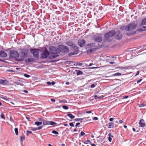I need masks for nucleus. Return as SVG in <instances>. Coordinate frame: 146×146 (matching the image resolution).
Returning a JSON list of instances; mask_svg holds the SVG:
<instances>
[{
    "mask_svg": "<svg viewBox=\"0 0 146 146\" xmlns=\"http://www.w3.org/2000/svg\"><path fill=\"white\" fill-rule=\"evenodd\" d=\"M65 44L67 45L70 46L71 47L73 48V52H71L68 54V55L70 56L72 55H74L77 54L79 52V48L78 47L76 46V45L73 42L70 40L68 41L65 42Z\"/></svg>",
    "mask_w": 146,
    "mask_h": 146,
    "instance_id": "obj_1",
    "label": "nucleus"
},
{
    "mask_svg": "<svg viewBox=\"0 0 146 146\" xmlns=\"http://www.w3.org/2000/svg\"><path fill=\"white\" fill-rule=\"evenodd\" d=\"M137 24L135 23L129 24L125 27V30L129 32L128 35H134L135 34V32L133 31L137 27Z\"/></svg>",
    "mask_w": 146,
    "mask_h": 146,
    "instance_id": "obj_2",
    "label": "nucleus"
},
{
    "mask_svg": "<svg viewBox=\"0 0 146 146\" xmlns=\"http://www.w3.org/2000/svg\"><path fill=\"white\" fill-rule=\"evenodd\" d=\"M116 32L114 30H111L105 34L104 40L105 41L110 42L113 38V36L115 34Z\"/></svg>",
    "mask_w": 146,
    "mask_h": 146,
    "instance_id": "obj_3",
    "label": "nucleus"
},
{
    "mask_svg": "<svg viewBox=\"0 0 146 146\" xmlns=\"http://www.w3.org/2000/svg\"><path fill=\"white\" fill-rule=\"evenodd\" d=\"M58 46L60 51L59 53L60 52L63 53H68L69 52V48L67 46L61 44L58 45Z\"/></svg>",
    "mask_w": 146,
    "mask_h": 146,
    "instance_id": "obj_4",
    "label": "nucleus"
},
{
    "mask_svg": "<svg viewBox=\"0 0 146 146\" xmlns=\"http://www.w3.org/2000/svg\"><path fill=\"white\" fill-rule=\"evenodd\" d=\"M86 47L87 49L90 48L87 51L88 53H91L92 51L96 50V48H95V45L94 44H87Z\"/></svg>",
    "mask_w": 146,
    "mask_h": 146,
    "instance_id": "obj_5",
    "label": "nucleus"
},
{
    "mask_svg": "<svg viewBox=\"0 0 146 146\" xmlns=\"http://www.w3.org/2000/svg\"><path fill=\"white\" fill-rule=\"evenodd\" d=\"M30 51L33 54L34 57L36 58H38L39 56L40 50L30 48Z\"/></svg>",
    "mask_w": 146,
    "mask_h": 146,
    "instance_id": "obj_6",
    "label": "nucleus"
},
{
    "mask_svg": "<svg viewBox=\"0 0 146 146\" xmlns=\"http://www.w3.org/2000/svg\"><path fill=\"white\" fill-rule=\"evenodd\" d=\"M9 57L10 58H17L19 56V54L15 50H10L9 51Z\"/></svg>",
    "mask_w": 146,
    "mask_h": 146,
    "instance_id": "obj_7",
    "label": "nucleus"
},
{
    "mask_svg": "<svg viewBox=\"0 0 146 146\" xmlns=\"http://www.w3.org/2000/svg\"><path fill=\"white\" fill-rule=\"evenodd\" d=\"M49 50L50 52L52 53L53 54L59 53V50L58 48H56L53 46H51L49 47Z\"/></svg>",
    "mask_w": 146,
    "mask_h": 146,
    "instance_id": "obj_8",
    "label": "nucleus"
},
{
    "mask_svg": "<svg viewBox=\"0 0 146 146\" xmlns=\"http://www.w3.org/2000/svg\"><path fill=\"white\" fill-rule=\"evenodd\" d=\"M29 50L27 49H23L21 52L20 57L23 59H24L27 57V54Z\"/></svg>",
    "mask_w": 146,
    "mask_h": 146,
    "instance_id": "obj_9",
    "label": "nucleus"
},
{
    "mask_svg": "<svg viewBox=\"0 0 146 146\" xmlns=\"http://www.w3.org/2000/svg\"><path fill=\"white\" fill-rule=\"evenodd\" d=\"M49 55V52L48 50L45 49L44 50L41 54V58L42 59L46 58Z\"/></svg>",
    "mask_w": 146,
    "mask_h": 146,
    "instance_id": "obj_10",
    "label": "nucleus"
},
{
    "mask_svg": "<svg viewBox=\"0 0 146 146\" xmlns=\"http://www.w3.org/2000/svg\"><path fill=\"white\" fill-rule=\"evenodd\" d=\"M86 41L85 40L82 39H80L78 42V44L79 46L82 47L84 46L85 44Z\"/></svg>",
    "mask_w": 146,
    "mask_h": 146,
    "instance_id": "obj_11",
    "label": "nucleus"
},
{
    "mask_svg": "<svg viewBox=\"0 0 146 146\" xmlns=\"http://www.w3.org/2000/svg\"><path fill=\"white\" fill-rule=\"evenodd\" d=\"M116 35L115 36V38L117 39H121L122 37V34L120 33L119 31H117V32Z\"/></svg>",
    "mask_w": 146,
    "mask_h": 146,
    "instance_id": "obj_12",
    "label": "nucleus"
},
{
    "mask_svg": "<svg viewBox=\"0 0 146 146\" xmlns=\"http://www.w3.org/2000/svg\"><path fill=\"white\" fill-rule=\"evenodd\" d=\"M7 56V54L4 51L1 50L0 51V57L2 58H5Z\"/></svg>",
    "mask_w": 146,
    "mask_h": 146,
    "instance_id": "obj_13",
    "label": "nucleus"
},
{
    "mask_svg": "<svg viewBox=\"0 0 146 146\" xmlns=\"http://www.w3.org/2000/svg\"><path fill=\"white\" fill-rule=\"evenodd\" d=\"M139 124L141 127H144L145 126V121L143 119H141L139 121Z\"/></svg>",
    "mask_w": 146,
    "mask_h": 146,
    "instance_id": "obj_14",
    "label": "nucleus"
},
{
    "mask_svg": "<svg viewBox=\"0 0 146 146\" xmlns=\"http://www.w3.org/2000/svg\"><path fill=\"white\" fill-rule=\"evenodd\" d=\"M95 41L97 42H100L102 40V38L101 36H98L94 38Z\"/></svg>",
    "mask_w": 146,
    "mask_h": 146,
    "instance_id": "obj_15",
    "label": "nucleus"
},
{
    "mask_svg": "<svg viewBox=\"0 0 146 146\" xmlns=\"http://www.w3.org/2000/svg\"><path fill=\"white\" fill-rule=\"evenodd\" d=\"M0 80L1 81V84H2L4 85H7L9 84L8 81L6 80L1 79Z\"/></svg>",
    "mask_w": 146,
    "mask_h": 146,
    "instance_id": "obj_16",
    "label": "nucleus"
},
{
    "mask_svg": "<svg viewBox=\"0 0 146 146\" xmlns=\"http://www.w3.org/2000/svg\"><path fill=\"white\" fill-rule=\"evenodd\" d=\"M114 125V123L112 122L109 123L108 124V127L109 128H113Z\"/></svg>",
    "mask_w": 146,
    "mask_h": 146,
    "instance_id": "obj_17",
    "label": "nucleus"
},
{
    "mask_svg": "<svg viewBox=\"0 0 146 146\" xmlns=\"http://www.w3.org/2000/svg\"><path fill=\"white\" fill-rule=\"evenodd\" d=\"M34 61V60L33 58H28L25 60V61L26 62H32Z\"/></svg>",
    "mask_w": 146,
    "mask_h": 146,
    "instance_id": "obj_18",
    "label": "nucleus"
},
{
    "mask_svg": "<svg viewBox=\"0 0 146 146\" xmlns=\"http://www.w3.org/2000/svg\"><path fill=\"white\" fill-rule=\"evenodd\" d=\"M139 31H146V26H143L141 27L139 29Z\"/></svg>",
    "mask_w": 146,
    "mask_h": 146,
    "instance_id": "obj_19",
    "label": "nucleus"
},
{
    "mask_svg": "<svg viewBox=\"0 0 146 146\" xmlns=\"http://www.w3.org/2000/svg\"><path fill=\"white\" fill-rule=\"evenodd\" d=\"M146 25V17L143 19L141 24V25Z\"/></svg>",
    "mask_w": 146,
    "mask_h": 146,
    "instance_id": "obj_20",
    "label": "nucleus"
},
{
    "mask_svg": "<svg viewBox=\"0 0 146 146\" xmlns=\"http://www.w3.org/2000/svg\"><path fill=\"white\" fill-rule=\"evenodd\" d=\"M42 123L44 125H47L49 124V121H46L44 120H42Z\"/></svg>",
    "mask_w": 146,
    "mask_h": 146,
    "instance_id": "obj_21",
    "label": "nucleus"
},
{
    "mask_svg": "<svg viewBox=\"0 0 146 146\" xmlns=\"http://www.w3.org/2000/svg\"><path fill=\"white\" fill-rule=\"evenodd\" d=\"M67 116L71 119H73L75 117V116L73 115L72 114L68 113L67 114Z\"/></svg>",
    "mask_w": 146,
    "mask_h": 146,
    "instance_id": "obj_22",
    "label": "nucleus"
},
{
    "mask_svg": "<svg viewBox=\"0 0 146 146\" xmlns=\"http://www.w3.org/2000/svg\"><path fill=\"white\" fill-rule=\"evenodd\" d=\"M56 124V123L53 121H49V124L50 125L55 126Z\"/></svg>",
    "mask_w": 146,
    "mask_h": 146,
    "instance_id": "obj_23",
    "label": "nucleus"
},
{
    "mask_svg": "<svg viewBox=\"0 0 146 146\" xmlns=\"http://www.w3.org/2000/svg\"><path fill=\"white\" fill-rule=\"evenodd\" d=\"M83 72L80 70H77V71L76 74L77 75L82 74H83Z\"/></svg>",
    "mask_w": 146,
    "mask_h": 146,
    "instance_id": "obj_24",
    "label": "nucleus"
},
{
    "mask_svg": "<svg viewBox=\"0 0 146 146\" xmlns=\"http://www.w3.org/2000/svg\"><path fill=\"white\" fill-rule=\"evenodd\" d=\"M42 122H41L36 121L35 122V124L37 125V126H38L42 124Z\"/></svg>",
    "mask_w": 146,
    "mask_h": 146,
    "instance_id": "obj_25",
    "label": "nucleus"
},
{
    "mask_svg": "<svg viewBox=\"0 0 146 146\" xmlns=\"http://www.w3.org/2000/svg\"><path fill=\"white\" fill-rule=\"evenodd\" d=\"M14 130L15 133V135H17L18 134V129L17 128H15Z\"/></svg>",
    "mask_w": 146,
    "mask_h": 146,
    "instance_id": "obj_26",
    "label": "nucleus"
},
{
    "mask_svg": "<svg viewBox=\"0 0 146 146\" xmlns=\"http://www.w3.org/2000/svg\"><path fill=\"white\" fill-rule=\"evenodd\" d=\"M121 73H115L113 74V76H119L121 75Z\"/></svg>",
    "mask_w": 146,
    "mask_h": 146,
    "instance_id": "obj_27",
    "label": "nucleus"
},
{
    "mask_svg": "<svg viewBox=\"0 0 146 146\" xmlns=\"http://www.w3.org/2000/svg\"><path fill=\"white\" fill-rule=\"evenodd\" d=\"M52 133L56 135H58L59 134V133L58 132L54 130H53L52 131Z\"/></svg>",
    "mask_w": 146,
    "mask_h": 146,
    "instance_id": "obj_28",
    "label": "nucleus"
},
{
    "mask_svg": "<svg viewBox=\"0 0 146 146\" xmlns=\"http://www.w3.org/2000/svg\"><path fill=\"white\" fill-rule=\"evenodd\" d=\"M90 142V140H86L84 142V144H88Z\"/></svg>",
    "mask_w": 146,
    "mask_h": 146,
    "instance_id": "obj_29",
    "label": "nucleus"
},
{
    "mask_svg": "<svg viewBox=\"0 0 146 146\" xmlns=\"http://www.w3.org/2000/svg\"><path fill=\"white\" fill-rule=\"evenodd\" d=\"M85 135V133L83 132V131H82L81 133L79 135V137H81V136H84Z\"/></svg>",
    "mask_w": 146,
    "mask_h": 146,
    "instance_id": "obj_30",
    "label": "nucleus"
},
{
    "mask_svg": "<svg viewBox=\"0 0 146 146\" xmlns=\"http://www.w3.org/2000/svg\"><path fill=\"white\" fill-rule=\"evenodd\" d=\"M62 108L63 109H65V110H67L68 109V107L66 106H62Z\"/></svg>",
    "mask_w": 146,
    "mask_h": 146,
    "instance_id": "obj_31",
    "label": "nucleus"
},
{
    "mask_svg": "<svg viewBox=\"0 0 146 146\" xmlns=\"http://www.w3.org/2000/svg\"><path fill=\"white\" fill-rule=\"evenodd\" d=\"M25 139V137L24 136H21L20 137V140L22 141L23 140H24Z\"/></svg>",
    "mask_w": 146,
    "mask_h": 146,
    "instance_id": "obj_32",
    "label": "nucleus"
},
{
    "mask_svg": "<svg viewBox=\"0 0 146 146\" xmlns=\"http://www.w3.org/2000/svg\"><path fill=\"white\" fill-rule=\"evenodd\" d=\"M84 118H76L75 119V121H79L80 120H83Z\"/></svg>",
    "mask_w": 146,
    "mask_h": 146,
    "instance_id": "obj_33",
    "label": "nucleus"
},
{
    "mask_svg": "<svg viewBox=\"0 0 146 146\" xmlns=\"http://www.w3.org/2000/svg\"><path fill=\"white\" fill-rule=\"evenodd\" d=\"M32 133V132L31 131H27L26 135H28L29 134H31Z\"/></svg>",
    "mask_w": 146,
    "mask_h": 146,
    "instance_id": "obj_34",
    "label": "nucleus"
},
{
    "mask_svg": "<svg viewBox=\"0 0 146 146\" xmlns=\"http://www.w3.org/2000/svg\"><path fill=\"white\" fill-rule=\"evenodd\" d=\"M1 118L3 119H5V117H4V114L3 113H1Z\"/></svg>",
    "mask_w": 146,
    "mask_h": 146,
    "instance_id": "obj_35",
    "label": "nucleus"
},
{
    "mask_svg": "<svg viewBox=\"0 0 146 146\" xmlns=\"http://www.w3.org/2000/svg\"><path fill=\"white\" fill-rule=\"evenodd\" d=\"M24 76L26 78H29L30 77V76L29 75L27 74H24Z\"/></svg>",
    "mask_w": 146,
    "mask_h": 146,
    "instance_id": "obj_36",
    "label": "nucleus"
},
{
    "mask_svg": "<svg viewBox=\"0 0 146 146\" xmlns=\"http://www.w3.org/2000/svg\"><path fill=\"white\" fill-rule=\"evenodd\" d=\"M42 126H39L37 128V130H40L42 128Z\"/></svg>",
    "mask_w": 146,
    "mask_h": 146,
    "instance_id": "obj_37",
    "label": "nucleus"
},
{
    "mask_svg": "<svg viewBox=\"0 0 146 146\" xmlns=\"http://www.w3.org/2000/svg\"><path fill=\"white\" fill-rule=\"evenodd\" d=\"M109 137L112 138L113 137V136L111 133H109L108 134Z\"/></svg>",
    "mask_w": 146,
    "mask_h": 146,
    "instance_id": "obj_38",
    "label": "nucleus"
},
{
    "mask_svg": "<svg viewBox=\"0 0 146 146\" xmlns=\"http://www.w3.org/2000/svg\"><path fill=\"white\" fill-rule=\"evenodd\" d=\"M69 124L71 127H74V125L73 123H70Z\"/></svg>",
    "mask_w": 146,
    "mask_h": 146,
    "instance_id": "obj_39",
    "label": "nucleus"
},
{
    "mask_svg": "<svg viewBox=\"0 0 146 146\" xmlns=\"http://www.w3.org/2000/svg\"><path fill=\"white\" fill-rule=\"evenodd\" d=\"M31 130L33 131H35L36 130H37V128L34 127L33 128L31 129Z\"/></svg>",
    "mask_w": 146,
    "mask_h": 146,
    "instance_id": "obj_40",
    "label": "nucleus"
},
{
    "mask_svg": "<svg viewBox=\"0 0 146 146\" xmlns=\"http://www.w3.org/2000/svg\"><path fill=\"white\" fill-rule=\"evenodd\" d=\"M80 125V123L79 122L77 123L75 125L76 127H78Z\"/></svg>",
    "mask_w": 146,
    "mask_h": 146,
    "instance_id": "obj_41",
    "label": "nucleus"
},
{
    "mask_svg": "<svg viewBox=\"0 0 146 146\" xmlns=\"http://www.w3.org/2000/svg\"><path fill=\"white\" fill-rule=\"evenodd\" d=\"M108 140L110 142H111V140H112L111 138L109 137H108Z\"/></svg>",
    "mask_w": 146,
    "mask_h": 146,
    "instance_id": "obj_42",
    "label": "nucleus"
},
{
    "mask_svg": "<svg viewBox=\"0 0 146 146\" xmlns=\"http://www.w3.org/2000/svg\"><path fill=\"white\" fill-rule=\"evenodd\" d=\"M95 86V85L94 84H92L91 85V87L92 88H94Z\"/></svg>",
    "mask_w": 146,
    "mask_h": 146,
    "instance_id": "obj_43",
    "label": "nucleus"
},
{
    "mask_svg": "<svg viewBox=\"0 0 146 146\" xmlns=\"http://www.w3.org/2000/svg\"><path fill=\"white\" fill-rule=\"evenodd\" d=\"M119 68L121 69H125L126 68V67H119Z\"/></svg>",
    "mask_w": 146,
    "mask_h": 146,
    "instance_id": "obj_44",
    "label": "nucleus"
},
{
    "mask_svg": "<svg viewBox=\"0 0 146 146\" xmlns=\"http://www.w3.org/2000/svg\"><path fill=\"white\" fill-rule=\"evenodd\" d=\"M93 119L94 120H96L98 119V118L97 117H94L93 118Z\"/></svg>",
    "mask_w": 146,
    "mask_h": 146,
    "instance_id": "obj_45",
    "label": "nucleus"
},
{
    "mask_svg": "<svg viewBox=\"0 0 146 146\" xmlns=\"http://www.w3.org/2000/svg\"><path fill=\"white\" fill-rule=\"evenodd\" d=\"M142 80V79H140L139 80L137 81V83L139 84L140 82Z\"/></svg>",
    "mask_w": 146,
    "mask_h": 146,
    "instance_id": "obj_46",
    "label": "nucleus"
},
{
    "mask_svg": "<svg viewBox=\"0 0 146 146\" xmlns=\"http://www.w3.org/2000/svg\"><path fill=\"white\" fill-rule=\"evenodd\" d=\"M114 119V118H110L109 120L110 121H112Z\"/></svg>",
    "mask_w": 146,
    "mask_h": 146,
    "instance_id": "obj_47",
    "label": "nucleus"
},
{
    "mask_svg": "<svg viewBox=\"0 0 146 146\" xmlns=\"http://www.w3.org/2000/svg\"><path fill=\"white\" fill-rule=\"evenodd\" d=\"M16 60H17V61H23V59H17Z\"/></svg>",
    "mask_w": 146,
    "mask_h": 146,
    "instance_id": "obj_48",
    "label": "nucleus"
},
{
    "mask_svg": "<svg viewBox=\"0 0 146 146\" xmlns=\"http://www.w3.org/2000/svg\"><path fill=\"white\" fill-rule=\"evenodd\" d=\"M92 113V111H86V113Z\"/></svg>",
    "mask_w": 146,
    "mask_h": 146,
    "instance_id": "obj_49",
    "label": "nucleus"
},
{
    "mask_svg": "<svg viewBox=\"0 0 146 146\" xmlns=\"http://www.w3.org/2000/svg\"><path fill=\"white\" fill-rule=\"evenodd\" d=\"M119 122L120 123H123V121L122 120H119Z\"/></svg>",
    "mask_w": 146,
    "mask_h": 146,
    "instance_id": "obj_50",
    "label": "nucleus"
},
{
    "mask_svg": "<svg viewBox=\"0 0 146 146\" xmlns=\"http://www.w3.org/2000/svg\"><path fill=\"white\" fill-rule=\"evenodd\" d=\"M46 83L49 85H50L51 83L49 82H46Z\"/></svg>",
    "mask_w": 146,
    "mask_h": 146,
    "instance_id": "obj_51",
    "label": "nucleus"
},
{
    "mask_svg": "<svg viewBox=\"0 0 146 146\" xmlns=\"http://www.w3.org/2000/svg\"><path fill=\"white\" fill-rule=\"evenodd\" d=\"M110 64H115V62H110Z\"/></svg>",
    "mask_w": 146,
    "mask_h": 146,
    "instance_id": "obj_52",
    "label": "nucleus"
},
{
    "mask_svg": "<svg viewBox=\"0 0 146 146\" xmlns=\"http://www.w3.org/2000/svg\"><path fill=\"white\" fill-rule=\"evenodd\" d=\"M51 84L52 85H54L55 84V82H51Z\"/></svg>",
    "mask_w": 146,
    "mask_h": 146,
    "instance_id": "obj_53",
    "label": "nucleus"
},
{
    "mask_svg": "<svg viewBox=\"0 0 146 146\" xmlns=\"http://www.w3.org/2000/svg\"><path fill=\"white\" fill-rule=\"evenodd\" d=\"M51 101L52 102H54L55 101V100L54 99H52L51 100Z\"/></svg>",
    "mask_w": 146,
    "mask_h": 146,
    "instance_id": "obj_54",
    "label": "nucleus"
},
{
    "mask_svg": "<svg viewBox=\"0 0 146 146\" xmlns=\"http://www.w3.org/2000/svg\"><path fill=\"white\" fill-rule=\"evenodd\" d=\"M10 120L11 122H13V120H12L11 117H10Z\"/></svg>",
    "mask_w": 146,
    "mask_h": 146,
    "instance_id": "obj_55",
    "label": "nucleus"
},
{
    "mask_svg": "<svg viewBox=\"0 0 146 146\" xmlns=\"http://www.w3.org/2000/svg\"><path fill=\"white\" fill-rule=\"evenodd\" d=\"M23 92H25L26 93H28V92L26 90H23Z\"/></svg>",
    "mask_w": 146,
    "mask_h": 146,
    "instance_id": "obj_56",
    "label": "nucleus"
},
{
    "mask_svg": "<svg viewBox=\"0 0 146 146\" xmlns=\"http://www.w3.org/2000/svg\"><path fill=\"white\" fill-rule=\"evenodd\" d=\"M78 65L80 66H82V64L81 63H79L78 64Z\"/></svg>",
    "mask_w": 146,
    "mask_h": 146,
    "instance_id": "obj_57",
    "label": "nucleus"
},
{
    "mask_svg": "<svg viewBox=\"0 0 146 146\" xmlns=\"http://www.w3.org/2000/svg\"><path fill=\"white\" fill-rule=\"evenodd\" d=\"M103 97V96H102H102H99V97H98V98L99 99H100L101 98H102Z\"/></svg>",
    "mask_w": 146,
    "mask_h": 146,
    "instance_id": "obj_58",
    "label": "nucleus"
},
{
    "mask_svg": "<svg viewBox=\"0 0 146 146\" xmlns=\"http://www.w3.org/2000/svg\"><path fill=\"white\" fill-rule=\"evenodd\" d=\"M64 125L65 126H68V125L67 124L64 123Z\"/></svg>",
    "mask_w": 146,
    "mask_h": 146,
    "instance_id": "obj_59",
    "label": "nucleus"
},
{
    "mask_svg": "<svg viewBox=\"0 0 146 146\" xmlns=\"http://www.w3.org/2000/svg\"><path fill=\"white\" fill-rule=\"evenodd\" d=\"M128 98V97L127 96H125V97H124V98H125V99L127 98Z\"/></svg>",
    "mask_w": 146,
    "mask_h": 146,
    "instance_id": "obj_60",
    "label": "nucleus"
},
{
    "mask_svg": "<svg viewBox=\"0 0 146 146\" xmlns=\"http://www.w3.org/2000/svg\"><path fill=\"white\" fill-rule=\"evenodd\" d=\"M91 145L92 146H96V145L94 144H91Z\"/></svg>",
    "mask_w": 146,
    "mask_h": 146,
    "instance_id": "obj_61",
    "label": "nucleus"
},
{
    "mask_svg": "<svg viewBox=\"0 0 146 146\" xmlns=\"http://www.w3.org/2000/svg\"><path fill=\"white\" fill-rule=\"evenodd\" d=\"M98 97L97 96V95H95L94 96V98L95 99L98 98Z\"/></svg>",
    "mask_w": 146,
    "mask_h": 146,
    "instance_id": "obj_62",
    "label": "nucleus"
},
{
    "mask_svg": "<svg viewBox=\"0 0 146 146\" xmlns=\"http://www.w3.org/2000/svg\"><path fill=\"white\" fill-rule=\"evenodd\" d=\"M61 146H66L64 144H62Z\"/></svg>",
    "mask_w": 146,
    "mask_h": 146,
    "instance_id": "obj_63",
    "label": "nucleus"
},
{
    "mask_svg": "<svg viewBox=\"0 0 146 146\" xmlns=\"http://www.w3.org/2000/svg\"><path fill=\"white\" fill-rule=\"evenodd\" d=\"M133 130L134 131V132H135V131H136V130H135V129L134 128H133Z\"/></svg>",
    "mask_w": 146,
    "mask_h": 146,
    "instance_id": "obj_64",
    "label": "nucleus"
}]
</instances>
